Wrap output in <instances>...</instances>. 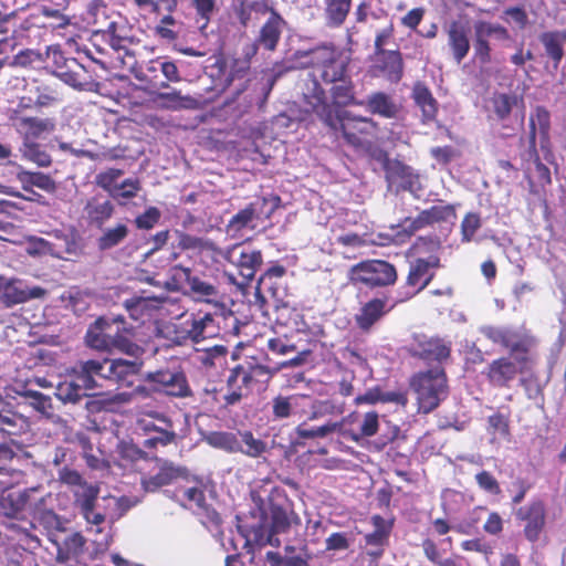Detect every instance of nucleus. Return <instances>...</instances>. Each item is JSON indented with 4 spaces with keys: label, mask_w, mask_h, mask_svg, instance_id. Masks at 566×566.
I'll use <instances>...</instances> for the list:
<instances>
[{
    "label": "nucleus",
    "mask_w": 566,
    "mask_h": 566,
    "mask_svg": "<svg viewBox=\"0 0 566 566\" xmlns=\"http://www.w3.org/2000/svg\"><path fill=\"white\" fill-rule=\"evenodd\" d=\"M226 90L229 97L227 104L237 103L238 108H250L255 101V88L251 80V57L245 54L234 57L226 78Z\"/></svg>",
    "instance_id": "1a4fd4ad"
},
{
    "label": "nucleus",
    "mask_w": 566,
    "mask_h": 566,
    "mask_svg": "<svg viewBox=\"0 0 566 566\" xmlns=\"http://www.w3.org/2000/svg\"><path fill=\"white\" fill-rule=\"evenodd\" d=\"M350 59L333 42H323L307 50H297L292 56V65L286 70L313 69L325 84L349 73Z\"/></svg>",
    "instance_id": "f03ea898"
},
{
    "label": "nucleus",
    "mask_w": 566,
    "mask_h": 566,
    "mask_svg": "<svg viewBox=\"0 0 566 566\" xmlns=\"http://www.w3.org/2000/svg\"><path fill=\"white\" fill-rule=\"evenodd\" d=\"M116 323L113 333L112 350H118L134 358H140L145 349L135 342L136 329L123 316L114 317Z\"/></svg>",
    "instance_id": "5701e85b"
},
{
    "label": "nucleus",
    "mask_w": 566,
    "mask_h": 566,
    "mask_svg": "<svg viewBox=\"0 0 566 566\" xmlns=\"http://www.w3.org/2000/svg\"><path fill=\"white\" fill-rule=\"evenodd\" d=\"M18 179L21 182L23 190L29 191L32 195L39 196L32 190V187H36L48 193H54L57 189L55 180L51 176L40 171H20L18 174Z\"/></svg>",
    "instance_id": "a19ab883"
},
{
    "label": "nucleus",
    "mask_w": 566,
    "mask_h": 566,
    "mask_svg": "<svg viewBox=\"0 0 566 566\" xmlns=\"http://www.w3.org/2000/svg\"><path fill=\"white\" fill-rule=\"evenodd\" d=\"M399 295L391 301L388 294L381 293L360 304L354 315L356 327L363 333H369L380 323L399 303Z\"/></svg>",
    "instance_id": "f8f14e48"
},
{
    "label": "nucleus",
    "mask_w": 566,
    "mask_h": 566,
    "mask_svg": "<svg viewBox=\"0 0 566 566\" xmlns=\"http://www.w3.org/2000/svg\"><path fill=\"white\" fill-rule=\"evenodd\" d=\"M54 396L64 405H76L83 398L87 397L88 392H86L80 386L78 381L74 380L71 376H69V378L57 384V386L55 387Z\"/></svg>",
    "instance_id": "a18cd8bd"
},
{
    "label": "nucleus",
    "mask_w": 566,
    "mask_h": 566,
    "mask_svg": "<svg viewBox=\"0 0 566 566\" xmlns=\"http://www.w3.org/2000/svg\"><path fill=\"white\" fill-rule=\"evenodd\" d=\"M326 25L339 28L346 21L352 8V0H324Z\"/></svg>",
    "instance_id": "c03bdc74"
},
{
    "label": "nucleus",
    "mask_w": 566,
    "mask_h": 566,
    "mask_svg": "<svg viewBox=\"0 0 566 566\" xmlns=\"http://www.w3.org/2000/svg\"><path fill=\"white\" fill-rule=\"evenodd\" d=\"M270 531L272 534L287 533L293 524H301L298 515L292 509L274 502L270 503Z\"/></svg>",
    "instance_id": "e433bc0d"
},
{
    "label": "nucleus",
    "mask_w": 566,
    "mask_h": 566,
    "mask_svg": "<svg viewBox=\"0 0 566 566\" xmlns=\"http://www.w3.org/2000/svg\"><path fill=\"white\" fill-rule=\"evenodd\" d=\"M457 219L455 205H437L422 210L415 219L407 218L402 224L391 228L392 233L386 235L387 242L380 245L405 244L418 230L441 222H452Z\"/></svg>",
    "instance_id": "0eeeda50"
},
{
    "label": "nucleus",
    "mask_w": 566,
    "mask_h": 566,
    "mask_svg": "<svg viewBox=\"0 0 566 566\" xmlns=\"http://www.w3.org/2000/svg\"><path fill=\"white\" fill-rule=\"evenodd\" d=\"M115 325L114 317H98L86 332L85 342L87 346L97 350L112 352Z\"/></svg>",
    "instance_id": "c756f323"
},
{
    "label": "nucleus",
    "mask_w": 566,
    "mask_h": 566,
    "mask_svg": "<svg viewBox=\"0 0 566 566\" xmlns=\"http://www.w3.org/2000/svg\"><path fill=\"white\" fill-rule=\"evenodd\" d=\"M365 107L369 113L379 115L384 118H395L398 114V107L390 95L385 92H374L364 99Z\"/></svg>",
    "instance_id": "4c0bfd02"
},
{
    "label": "nucleus",
    "mask_w": 566,
    "mask_h": 566,
    "mask_svg": "<svg viewBox=\"0 0 566 566\" xmlns=\"http://www.w3.org/2000/svg\"><path fill=\"white\" fill-rule=\"evenodd\" d=\"M182 326L180 335L177 336L179 344L188 339L193 343H199L219 334V326L211 313L191 314L187 319H185Z\"/></svg>",
    "instance_id": "a211bd4d"
},
{
    "label": "nucleus",
    "mask_w": 566,
    "mask_h": 566,
    "mask_svg": "<svg viewBox=\"0 0 566 566\" xmlns=\"http://www.w3.org/2000/svg\"><path fill=\"white\" fill-rule=\"evenodd\" d=\"M238 453H243L250 458H259L268 451V444L262 439L255 438L252 431H239Z\"/></svg>",
    "instance_id": "3c124183"
},
{
    "label": "nucleus",
    "mask_w": 566,
    "mask_h": 566,
    "mask_svg": "<svg viewBox=\"0 0 566 566\" xmlns=\"http://www.w3.org/2000/svg\"><path fill=\"white\" fill-rule=\"evenodd\" d=\"M149 416L160 422L161 426H157L155 423H147L144 426L145 431L155 432V436L143 442L144 448L157 449L158 447H167L175 443L177 440V433L174 421L163 412L154 411L149 413Z\"/></svg>",
    "instance_id": "393cba45"
},
{
    "label": "nucleus",
    "mask_w": 566,
    "mask_h": 566,
    "mask_svg": "<svg viewBox=\"0 0 566 566\" xmlns=\"http://www.w3.org/2000/svg\"><path fill=\"white\" fill-rule=\"evenodd\" d=\"M473 31V57L481 65L492 62V48L490 43L492 36L500 41L511 39L510 32L505 27L483 20L474 22Z\"/></svg>",
    "instance_id": "ddd939ff"
},
{
    "label": "nucleus",
    "mask_w": 566,
    "mask_h": 566,
    "mask_svg": "<svg viewBox=\"0 0 566 566\" xmlns=\"http://www.w3.org/2000/svg\"><path fill=\"white\" fill-rule=\"evenodd\" d=\"M411 97L415 104L421 111V120L427 124L433 122L437 118L439 104L432 95L429 87L422 83L417 82L412 87Z\"/></svg>",
    "instance_id": "f704fd0d"
},
{
    "label": "nucleus",
    "mask_w": 566,
    "mask_h": 566,
    "mask_svg": "<svg viewBox=\"0 0 566 566\" xmlns=\"http://www.w3.org/2000/svg\"><path fill=\"white\" fill-rule=\"evenodd\" d=\"M156 102L160 104V106L168 109H181V108H192L196 105V99L191 96L181 95L180 91L172 90L171 92L158 93L156 96Z\"/></svg>",
    "instance_id": "603ef678"
},
{
    "label": "nucleus",
    "mask_w": 566,
    "mask_h": 566,
    "mask_svg": "<svg viewBox=\"0 0 566 566\" xmlns=\"http://www.w3.org/2000/svg\"><path fill=\"white\" fill-rule=\"evenodd\" d=\"M28 427V420L22 415L4 406L0 409V429L8 434H18Z\"/></svg>",
    "instance_id": "8fccbe9b"
},
{
    "label": "nucleus",
    "mask_w": 566,
    "mask_h": 566,
    "mask_svg": "<svg viewBox=\"0 0 566 566\" xmlns=\"http://www.w3.org/2000/svg\"><path fill=\"white\" fill-rule=\"evenodd\" d=\"M537 129L542 143H547L551 130V113L544 106H536L530 116L528 148L535 151Z\"/></svg>",
    "instance_id": "c9c22d12"
},
{
    "label": "nucleus",
    "mask_w": 566,
    "mask_h": 566,
    "mask_svg": "<svg viewBox=\"0 0 566 566\" xmlns=\"http://www.w3.org/2000/svg\"><path fill=\"white\" fill-rule=\"evenodd\" d=\"M440 266V259L436 255H430L428 259H417L409 269L406 285L408 291L399 292V301H408L424 290L432 281L434 273L432 269Z\"/></svg>",
    "instance_id": "f3484780"
},
{
    "label": "nucleus",
    "mask_w": 566,
    "mask_h": 566,
    "mask_svg": "<svg viewBox=\"0 0 566 566\" xmlns=\"http://www.w3.org/2000/svg\"><path fill=\"white\" fill-rule=\"evenodd\" d=\"M98 31L103 33V36L115 51L126 50L133 42L130 36L132 28L119 13L112 17L105 27Z\"/></svg>",
    "instance_id": "c85d7f7f"
},
{
    "label": "nucleus",
    "mask_w": 566,
    "mask_h": 566,
    "mask_svg": "<svg viewBox=\"0 0 566 566\" xmlns=\"http://www.w3.org/2000/svg\"><path fill=\"white\" fill-rule=\"evenodd\" d=\"M168 301L167 296L160 295H134L124 301V307L135 321H143L159 311Z\"/></svg>",
    "instance_id": "7c9ffc66"
},
{
    "label": "nucleus",
    "mask_w": 566,
    "mask_h": 566,
    "mask_svg": "<svg viewBox=\"0 0 566 566\" xmlns=\"http://www.w3.org/2000/svg\"><path fill=\"white\" fill-rule=\"evenodd\" d=\"M284 19L275 11H270V17L261 27L255 44L264 50L274 51L280 42Z\"/></svg>",
    "instance_id": "2f4dec72"
},
{
    "label": "nucleus",
    "mask_w": 566,
    "mask_h": 566,
    "mask_svg": "<svg viewBox=\"0 0 566 566\" xmlns=\"http://www.w3.org/2000/svg\"><path fill=\"white\" fill-rule=\"evenodd\" d=\"M45 295V290L40 286L28 287L20 280H0V300L7 306H13L40 298Z\"/></svg>",
    "instance_id": "bb28decb"
},
{
    "label": "nucleus",
    "mask_w": 566,
    "mask_h": 566,
    "mask_svg": "<svg viewBox=\"0 0 566 566\" xmlns=\"http://www.w3.org/2000/svg\"><path fill=\"white\" fill-rule=\"evenodd\" d=\"M284 552V566H310L308 562L312 555L308 553L306 546H303L300 553L296 554V547L287 545Z\"/></svg>",
    "instance_id": "774afa93"
},
{
    "label": "nucleus",
    "mask_w": 566,
    "mask_h": 566,
    "mask_svg": "<svg viewBox=\"0 0 566 566\" xmlns=\"http://www.w3.org/2000/svg\"><path fill=\"white\" fill-rule=\"evenodd\" d=\"M146 381L155 385V391L169 397L188 398L192 396L187 376L181 369H158L145 377Z\"/></svg>",
    "instance_id": "2eb2a0df"
},
{
    "label": "nucleus",
    "mask_w": 566,
    "mask_h": 566,
    "mask_svg": "<svg viewBox=\"0 0 566 566\" xmlns=\"http://www.w3.org/2000/svg\"><path fill=\"white\" fill-rule=\"evenodd\" d=\"M20 396L24 398L32 408L41 413H48L52 409L51 398L40 391L27 389L20 392Z\"/></svg>",
    "instance_id": "338daca9"
},
{
    "label": "nucleus",
    "mask_w": 566,
    "mask_h": 566,
    "mask_svg": "<svg viewBox=\"0 0 566 566\" xmlns=\"http://www.w3.org/2000/svg\"><path fill=\"white\" fill-rule=\"evenodd\" d=\"M10 125L23 136L24 140L29 138H39L43 134H50L55 130L56 122L52 117H38L21 115L19 113L9 116Z\"/></svg>",
    "instance_id": "412c9836"
},
{
    "label": "nucleus",
    "mask_w": 566,
    "mask_h": 566,
    "mask_svg": "<svg viewBox=\"0 0 566 566\" xmlns=\"http://www.w3.org/2000/svg\"><path fill=\"white\" fill-rule=\"evenodd\" d=\"M517 104L515 95L500 93L495 94L492 98L493 113L499 122L502 123L503 128L515 130L516 127L506 124L512 114L513 107Z\"/></svg>",
    "instance_id": "49530a36"
},
{
    "label": "nucleus",
    "mask_w": 566,
    "mask_h": 566,
    "mask_svg": "<svg viewBox=\"0 0 566 566\" xmlns=\"http://www.w3.org/2000/svg\"><path fill=\"white\" fill-rule=\"evenodd\" d=\"M84 211L88 222L101 228L112 217L114 206L109 200L102 201L98 197H93L86 202Z\"/></svg>",
    "instance_id": "37998d69"
},
{
    "label": "nucleus",
    "mask_w": 566,
    "mask_h": 566,
    "mask_svg": "<svg viewBox=\"0 0 566 566\" xmlns=\"http://www.w3.org/2000/svg\"><path fill=\"white\" fill-rule=\"evenodd\" d=\"M59 480L63 484L77 488L73 491L74 505L88 524L98 526L105 522V515L95 510L99 494L98 485L87 483L76 470L69 467L59 471Z\"/></svg>",
    "instance_id": "6e6552de"
},
{
    "label": "nucleus",
    "mask_w": 566,
    "mask_h": 566,
    "mask_svg": "<svg viewBox=\"0 0 566 566\" xmlns=\"http://www.w3.org/2000/svg\"><path fill=\"white\" fill-rule=\"evenodd\" d=\"M20 150L24 159L36 164L39 167H49L52 164L50 154L38 143L24 140Z\"/></svg>",
    "instance_id": "4d7b16f0"
},
{
    "label": "nucleus",
    "mask_w": 566,
    "mask_h": 566,
    "mask_svg": "<svg viewBox=\"0 0 566 566\" xmlns=\"http://www.w3.org/2000/svg\"><path fill=\"white\" fill-rule=\"evenodd\" d=\"M301 398H308L307 396L290 395L283 396L277 395L272 398L271 405V419L273 421H280L287 419L296 413V408Z\"/></svg>",
    "instance_id": "79ce46f5"
},
{
    "label": "nucleus",
    "mask_w": 566,
    "mask_h": 566,
    "mask_svg": "<svg viewBox=\"0 0 566 566\" xmlns=\"http://www.w3.org/2000/svg\"><path fill=\"white\" fill-rule=\"evenodd\" d=\"M328 84L331 85L329 101L318 78L308 74L301 88L302 103L307 113L315 114L321 120H324L323 113L327 107L329 115L335 116L337 111H346V107L364 104V99L357 96L356 86L349 73L342 76V80L328 82Z\"/></svg>",
    "instance_id": "f257e3e1"
},
{
    "label": "nucleus",
    "mask_w": 566,
    "mask_h": 566,
    "mask_svg": "<svg viewBox=\"0 0 566 566\" xmlns=\"http://www.w3.org/2000/svg\"><path fill=\"white\" fill-rule=\"evenodd\" d=\"M270 376L269 368L260 364L245 361L231 368L226 381V406L238 405L251 392V386L254 381Z\"/></svg>",
    "instance_id": "9d476101"
},
{
    "label": "nucleus",
    "mask_w": 566,
    "mask_h": 566,
    "mask_svg": "<svg viewBox=\"0 0 566 566\" xmlns=\"http://www.w3.org/2000/svg\"><path fill=\"white\" fill-rule=\"evenodd\" d=\"M159 463L158 472L154 475L142 478L140 484L145 492L154 493L163 486L171 484L187 474V469L175 465L171 461L155 458Z\"/></svg>",
    "instance_id": "a878e982"
},
{
    "label": "nucleus",
    "mask_w": 566,
    "mask_h": 566,
    "mask_svg": "<svg viewBox=\"0 0 566 566\" xmlns=\"http://www.w3.org/2000/svg\"><path fill=\"white\" fill-rule=\"evenodd\" d=\"M36 492V489H4L0 493V514L7 520L2 523L8 530L23 535L29 542L39 544V538L32 534L35 525L27 517L35 502L33 495Z\"/></svg>",
    "instance_id": "7ed1b4c3"
},
{
    "label": "nucleus",
    "mask_w": 566,
    "mask_h": 566,
    "mask_svg": "<svg viewBox=\"0 0 566 566\" xmlns=\"http://www.w3.org/2000/svg\"><path fill=\"white\" fill-rule=\"evenodd\" d=\"M104 379L115 382L118 386H132L134 378L140 373L144 365L140 358L128 359H103Z\"/></svg>",
    "instance_id": "aec40b11"
},
{
    "label": "nucleus",
    "mask_w": 566,
    "mask_h": 566,
    "mask_svg": "<svg viewBox=\"0 0 566 566\" xmlns=\"http://www.w3.org/2000/svg\"><path fill=\"white\" fill-rule=\"evenodd\" d=\"M160 57L149 61L136 76L139 81L147 83L154 90L167 88V81H163L160 74Z\"/></svg>",
    "instance_id": "6e6d98bb"
},
{
    "label": "nucleus",
    "mask_w": 566,
    "mask_h": 566,
    "mask_svg": "<svg viewBox=\"0 0 566 566\" xmlns=\"http://www.w3.org/2000/svg\"><path fill=\"white\" fill-rule=\"evenodd\" d=\"M103 360L87 359L78 361L72 367L69 376L80 382V386L87 392L99 387L97 379H104Z\"/></svg>",
    "instance_id": "cd10ccee"
},
{
    "label": "nucleus",
    "mask_w": 566,
    "mask_h": 566,
    "mask_svg": "<svg viewBox=\"0 0 566 566\" xmlns=\"http://www.w3.org/2000/svg\"><path fill=\"white\" fill-rule=\"evenodd\" d=\"M516 518L525 522L524 535L530 542H536L544 530L546 509L542 500H534L516 511Z\"/></svg>",
    "instance_id": "4be33fe9"
},
{
    "label": "nucleus",
    "mask_w": 566,
    "mask_h": 566,
    "mask_svg": "<svg viewBox=\"0 0 566 566\" xmlns=\"http://www.w3.org/2000/svg\"><path fill=\"white\" fill-rule=\"evenodd\" d=\"M409 387L415 394L418 411L430 413L448 397V377L443 367L420 370L409 380Z\"/></svg>",
    "instance_id": "39448f33"
},
{
    "label": "nucleus",
    "mask_w": 566,
    "mask_h": 566,
    "mask_svg": "<svg viewBox=\"0 0 566 566\" xmlns=\"http://www.w3.org/2000/svg\"><path fill=\"white\" fill-rule=\"evenodd\" d=\"M396 268L384 260L360 261L348 271V280L353 284H363L370 289L391 286L397 282Z\"/></svg>",
    "instance_id": "9b49d317"
},
{
    "label": "nucleus",
    "mask_w": 566,
    "mask_h": 566,
    "mask_svg": "<svg viewBox=\"0 0 566 566\" xmlns=\"http://www.w3.org/2000/svg\"><path fill=\"white\" fill-rule=\"evenodd\" d=\"M384 170L386 174V178L390 182L400 181L401 184H410L411 182V168L400 160H391L386 158L384 163Z\"/></svg>",
    "instance_id": "13d9d810"
},
{
    "label": "nucleus",
    "mask_w": 566,
    "mask_h": 566,
    "mask_svg": "<svg viewBox=\"0 0 566 566\" xmlns=\"http://www.w3.org/2000/svg\"><path fill=\"white\" fill-rule=\"evenodd\" d=\"M409 352L412 357L442 364L450 358L451 346L439 337L416 335Z\"/></svg>",
    "instance_id": "6ab92c4d"
},
{
    "label": "nucleus",
    "mask_w": 566,
    "mask_h": 566,
    "mask_svg": "<svg viewBox=\"0 0 566 566\" xmlns=\"http://www.w3.org/2000/svg\"><path fill=\"white\" fill-rule=\"evenodd\" d=\"M281 197L277 195H270L261 197L254 202L250 203V207L254 209V217L258 220L270 219L276 209L281 206Z\"/></svg>",
    "instance_id": "052dcab7"
},
{
    "label": "nucleus",
    "mask_w": 566,
    "mask_h": 566,
    "mask_svg": "<svg viewBox=\"0 0 566 566\" xmlns=\"http://www.w3.org/2000/svg\"><path fill=\"white\" fill-rule=\"evenodd\" d=\"M176 258L177 253L172 250H148L140 262V280L149 284H159L155 277L166 272Z\"/></svg>",
    "instance_id": "b1692460"
},
{
    "label": "nucleus",
    "mask_w": 566,
    "mask_h": 566,
    "mask_svg": "<svg viewBox=\"0 0 566 566\" xmlns=\"http://www.w3.org/2000/svg\"><path fill=\"white\" fill-rule=\"evenodd\" d=\"M35 85L30 88V93L34 95L35 108L49 107L59 102L56 90L52 86L34 81Z\"/></svg>",
    "instance_id": "680f3d73"
},
{
    "label": "nucleus",
    "mask_w": 566,
    "mask_h": 566,
    "mask_svg": "<svg viewBox=\"0 0 566 566\" xmlns=\"http://www.w3.org/2000/svg\"><path fill=\"white\" fill-rule=\"evenodd\" d=\"M538 41L544 49L545 56L553 63V67L557 70L565 54L566 31H544L538 35Z\"/></svg>",
    "instance_id": "473e14b6"
},
{
    "label": "nucleus",
    "mask_w": 566,
    "mask_h": 566,
    "mask_svg": "<svg viewBox=\"0 0 566 566\" xmlns=\"http://www.w3.org/2000/svg\"><path fill=\"white\" fill-rule=\"evenodd\" d=\"M448 46L453 60L460 64L470 51L469 32L465 25L459 21H451L447 29Z\"/></svg>",
    "instance_id": "72a5a7b5"
},
{
    "label": "nucleus",
    "mask_w": 566,
    "mask_h": 566,
    "mask_svg": "<svg viewBox=\"0 0 566 566\" xmlns=\"http://www.w3.org/2000/svg\"><path fill=\"white\" fill-rule=\"evenodd\" d=\"M343 427H344L343 421H338V422L328 421L323 426L313 427V428H307L305 424H300L296 428V433L302 439L324 438L334 432H340L343 434H346V432H343Z\"/></svg>",
    "instance_id": "864d4df0"
},
{
    "label": "nucleus",
    "mask_w": 566,
    "mask_h": 566,
    "mask_svg": "<svg viewBox=\"0 0 566 566\" xmlns=\"http://www.w3.org/2000/svg\"><path fill=\"white\" fill-rule=\"evenodd\" d=\"M46 55L53 63V73L62 82L80 91H97L99 83L94 72L76 59L66 56L60 45L48 46Z\"/></svg>",
    "instance_id": "423d86ee"
},
{
    "label": "nucleus",
    "mask_w": 566,
    "mask_h": 566,
    "mask_svg": "<svg viewBox=\"0 0 566 566\" xmlns=\"http://www.w3.org/2000/svg\"><path fill=\"white\" fill-rule=\"evenodd\" d=\"M512 355L514 356V360H512L511 357L496 358L492 360L483 371V375L493 387L509 388L516 376L534 363L532 352L530 353V359L525 364L517 361V354Z\"/></svg>",
    "instance_id": "dca6fc26"
},
{
    "label": "nucleus",
    "mask_w": 566,
    "mask_h": 566,
    "mask_svg": "<svg viewBox=\"0 0 566 566\" xmlns=\"http://www.w3.org/2000/svg\"><path fill=\"white\" fill-rule=\"evenodd\" d=\"M238 273L244 280H253L256 270L262 264V255L260 250H241L237 261Z\"/></svg>",
    "instance_id": "de8ad7c7"
},
{
    "label": "nucleus",
    "mask_w": 566,
    "mask_h": 566,
    "mask_svg": "<svg viewBox=\"0 0 566 566\" xmlns=\"http://www.w3.org/2000/svg\"><path fill=\"white\" fill-rule=\"evenodd\" d=\"M379 56L378 69L391 81L398 82L403 74V59L399 50H384L375 53Z\"/></svg>",
    "instance_id": "ea45409f"
},
{
    "label": "nucleus",
    "mask_w": 566,
    "mask_h": 566,
    "mask_svg": "<svg viewBox=\"0 0 566 566\" xmlns=\"http://www.w3.org/2000/svg\"><path fill=\"white\" fill-rule=\"evenodd\" d=\"M379 428V415L376 411L366 412L363 417L359 432H350L348 437L358 442L361 438L373 437L377 433Z\"/></svg>",
    "instance_id": "e2e57ef3"
},
{
    "label": "nucleus",
    "mask_w": 566,
    "mask_h": 566,
    "mask_svg": "<svg viewBox=\"0 0 566 566\" xmlns=\"http://www.w3.org/2000/svg\"><path fill=\"white\" fill-rule=\"evenodd\" d=\"M166 272L168 273V279L164 284L169 291H179L184 289L186 284L189 286L190 281L193 277L189 268L178 264H170Z\"/></svg>",
    "instance_id": "5fc2aeb1"
},
{
    "label": "nucleus",
    "mask_w": 566,
    "mask_h": 566,
    "mask_svg": "<svg viewBox=\"0 0 566 566\" xmlns=\"http://www.w3.org/2000/svg\"><path fill=\"white\" fill-rule=\"evenodd\" d=\"M325 109L322 122L336 134H340L348 146L360 149L371 144L379 129L378 123L371 117L356 115L350 111H337L335 116H331L328 107Z\"/></svg>",
    "instance_id": "20e7f679"
},
{
    "label": "nucleus",
    "mask_w": 566,
    "mask_h": 566,
    "mask_svg": "<svg viewBox=\"0 0 566 566\" xmlns=\"http://www.w3.org/2000/svg\"><path fill=\"white\" fill-rule=\"evenodd\" d=\"M482 333L492 343L509 349L510 354H517L520 364H525L530 359V353L536 344V339L532 335H520L500 327L486 326L482 328Z\"/></svg>",
    "instance_id": "4468645a"
},
{
    "label": "nucleus",
    "mask_w": 566,
    "mask_h": 566,
    "mask_svg": "<svg viewBox=\"0 0 566 566\" xmlns=\"http://www.w3.org/2000/svg\"><path fill=\"white\" fill-rule=\"evenodd\" d=\"M228 348L224 345H214L200 350L199 361L206 368H212L226 361Z\"/></svg>",
    "instance_id": "0e129e2a"
},
{
    "label": "nucleus",
    "mask_w": 566,
    "mask_h": 566,
    "mask_svg": "<svg viewBox=\"0 0 566 566\" xmlns=\"http://www.w3.org/2000/svg\"><path fill=\"white\" fill-rule=\"evenodd\" d=\"M481 227H482V219H481L480 213H478V212L465 213L461 221V226H460L462 242H465V243L471 242L475 238V235H476L478 231L481 229Z\"/></svg>",
    "instance_id": "69168bd1"
},
{
    "label": "nucleus",
    "mask_w": 566,
    "mask_h": 566,
    "mask_svg": "<svg viewBox=\"0 0 566 566\" xmlns=\"http://www.w3.org/2000/svg\"><path fill=\"white\" fill-rule=\"evenodd\" d=\"M189 291L193 298L200 302L212 303L220 297L218 287L200 276H193L189 284Z\"/></svg>",
    "instance_id": "09e8293b"
},
{
    "label": "nucleus",
    "mask_w": 566,
    "mask_h": 566,
    "mask_svg": "<svg viewBox=\"0 0 566 566\" xmlns=\"http://www.w3.org/2000/svg\"><path fill=\"white\" fill-rule=\"evenodd\" d=\"M207 442L213 447L230 453H238L239 439L237 434L228 431H212L207 436Z\"/></svg>",
    "instance_id": "bf43d9fd"
},
{
    "label": "nucleus",
    "mask_w": 566,
    "mask_h": 566,
    "mask_svg": "<svg viewBox=\"0 0 566 566\" xmlns=\"http://www.w3.org/2000/svg\"><path fill=\"white\" fill-rule=\"evenodd\" d=\"M377 402H395L405 406L408 402L407 394L403 391H382L379 386L369 388L365 394L354 399L356 406L375 405Z\"/></svg>",
    "instance_id": "58836bf2"
}]
</instances>
